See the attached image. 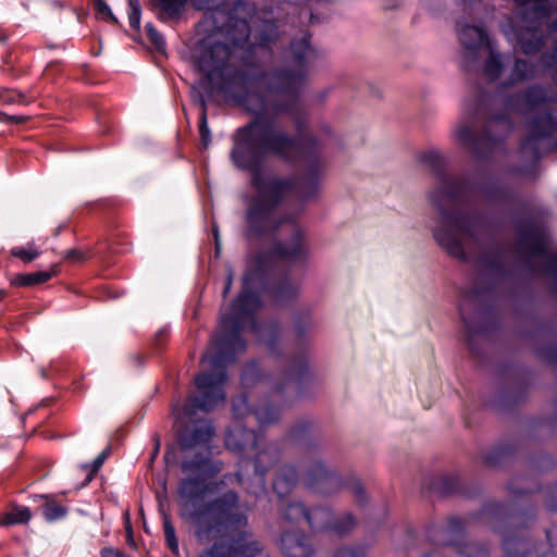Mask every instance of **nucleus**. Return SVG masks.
Listing matches in <instances>:
<instances>
[{
    "instance_id": "12",
    "label": "nucleus",
    "mask_w": 557,
    "mask_h": 557,
    "mask_svg": "<svg viewBox=\"0 0 557 557\" xmlns=\"http://www.w3.org/2000/svg\"><path fill=\"white\" fill-rule=\"evenodd\" d=\"M255 12L256 8L249 1L236 0L226 12L215 15L214 29L224 37L221 41L243 48L250 39L249 21Z\"/></svg>"
},
{
    "instance_id": "54",
    "label": "nucleus",
    "mask_w": 557,
    "mask_h": 557,
    "mask_svg": "<svg viewBox=\"0 0 557 557\" xmlns=\"http://www.w3.org/2000/svg\"><path fill=\"white\" fill-rule=\"evenodd\" d=\"M190 98L193 103L199 107V114L208 113V99L200 88L191 86Z\"/></svg>"
},
{
    "instance_id": "47",
    "label": "nucleus",
    "mask_w": 557,
    "mask_h": 557,
    "mask_svg": "<svg viewBox=\"0 0 557 557\" xmlns=\"http://www.w3.org/2000/svg\"><path fill=\"white\" fill-rule=\"evenodd\" d=\"M145 32L153 48L158 52H163L165 50L166 42L163 35L157 29V27L152 23H147L145 25Z\"/></svg>"
},
{
    "instance_id": "17",
    "label": "nucleus",
    "mask_w": 557,
    "mask_h": 557,
    "mask_svg": "<svg viewBox=\"0 0 557 557\" xmlns=\"http://www.w3.org/2000/svg\"><path fill=\"white\" fill-rule=\"evenodd\" d=\"M466 535V522L456 517H449L445 527L431 525L426 530L428 540L441 546L458 547Z\"/></svg>"
},
{
    "instance_id": "62",
    "label": "nucleus",
    "mask_w": 557,
    "mask_h": 557,
    "mask_svg": "<svg viewBox=\"0 0 557 557\" xmlns=\"http://www.w3.org/2000/svg\"><path fill=\"white\" fill-rule=\"evenodd\" d=\"M63 62L61 60H53L46 66V73L51 75H59L62 72Z\"/></svg>"
},
{
    "instance_id": "53",
    "label": "nucleus",
    "mask_w": 557,
    "mask_h": 557,
    "mask_svg": "<svg viewBox=\"0 0 557 557\" xmlns=\"http://www.w3.org/2000/svg\"><path fill=\"white\" fill-rule=\"evenodd\" d=\"M111 454V447L110 446H107L92 461V463L90 465V471L87 475V479L86 481L87 482H90L95 475V473H97L99 471V469L102 467V465L104 463L106 459L109 457V455ZM85 468L88 469L89 468V465H85Z\"/></svg>"
},
{
    "instance_id": "39",
    "label": "nucleus",
    "mask_w": 557,
    "mask_h": 557,
    "mask_svg": "<svg viewBox=\"0 0 557 557\" xmlns=\"http://www.w3.org/2000/svg\"><path fill=\"white\" fill-rule=\"evenodd\" d=\"M30 518L32 511L28 507L15 505L3 515L1 523L3 525L25 524Z\"/></svg>"
},
{
    "instance_id": "33",
    "label": "nucleus",
    "mask_w": 557,
    "mask_h": 557,
    "mask_svg": "<svg viewBox=\"0 0 557 557\" xmlns=\"http://www.w3.org/2000/svg\"><path fill=\"white\" fill-rule=\"evenodd\" d=\"M312 431L313 423L311 421L299 420L290 428L288 438L296 446H300L305 449H311L314 446V443L311 440Z\"/></svg>"
},
{
    "instance_id": "57",
    "label": "nucleus",
    "mask_w": 557,
    "mask_h": 557,
    "mask_svg": "<svg viewBox=\"0 0 557 557\" xmlns=\"http://www.w3.org/2000/svg\"><path fill=\"white\" fill-rule=\"evenodd\" d=\"M545 506L550 511H557V484L547 486Z\"/></svg>"
},
{
    "instance_id": "1",
    "label": "nucleus",
    "mask_w": 557,
    "mask_h": 557,
    "mask_svg": "<svg viewBox=\"0 0 557 557\" xmlns=\"http://www.w3.org/2000/svg\"><path fill=\"white\" fill-rule=\"evenodd\" d=\"M323 54L311 45V34L294 37L284 52V61L294 65L286 73L292 76L290 89L273 91L268 100L267 116L275 121V128L294 140L282 153L265 152L257 166L234 168L248 175L252 194L246 200L244 237L259 242L273 237L282 226L277 210L290 191L300 199L315 197L322 173L318 138L306 132L308 121L301 109L302 87L308 71Z\"/></svg>"
},
{
    "instance_id": "59",
    "label": "nucleus",
    "mask_w": 557,
    "mask_h": 557,
    "mask_svg": "<svg viewBox=\"0 0 557 557\" xmlns=\"http://www.w3.org/2000/svg\"><path fill=\"white\" fill-rule=\"evenodd\" d=\"M63 259L70 262H83L87 257L82 250L73 248L63 252Z\"/></svg>"
},
{
    "instance_id": "11",
    "label": "nucleus",
    "mask_w": 557,
    "mask_h": 557,
    "mask_svg": "<svg viewBox=\"0 0 557 557\" xmlns=\"http://www.w3.org/2000/svg\"><path fill=\"white\" fill-rule=\"evenodd\" d=\"M302 482L309 491L319 495L329 496L342 488H347L352 493L358 506H364L368 500L360 479L355 475L343 479L335 471L329 469L320 459L307 463Z\"/></svg>"
},
{
    "instance_id": "49",
    "label": "nucleus",
    "mask_w": 557,
    "mask_h": 557,
    "mask_svg": "<svg viewBox=\"0 0 557 557\" xmlns=\"http://www.w3.org/2000/svg\"><path fill=\"white\" fill-rule=\"evenodd\" d=\"M198 132L202 148L208 149L212 141V135L208 124V113L199 114Z\"/></svg>"
},
{
    "instance_id": "51",
    "label": "nucleus",
    "mask_w": 557,
    "mask_h": 557,
    "mask_svg": "<svg viewBox=\"0 0 557 557\" xmlns=\"http://www.w3.org/2000/svg\"><path fill=\"white\" fill-rule=\"evenodd\" d=\"M128 5V22L129 26L139 32L140 29V17H141V5L139 0H127Z\"/></svg>"
},
{
    "instance_id": "56",
    "label": "nucleus",
    "mask_w": 557,
    "mask_h": 557,
    "mask_svg": "<svg viewBox=\"0 0 557 557\" xmlns=\"http://www.w3.org/2000/svg\"><path fill=\"white\" fill-rule=\"evenodd\" d=\"M334 557H366V553L358 546H343L335 550Z\"/></svg>"
},
{
    "instance_id": "37",
    "label": "nucleus",
    "mask_w": 557,
    "mask_h": 557,
    "mask_svg": "<svg viewBox=\"0 0 557 557\" xmlns=\"http://www.w3.org/2000/svg\"><path fill=\"white\" fill-rule=\"evenodd\" d=\"M253 414L260 426H265L280 419L281 408L272 403L265 401L253 409Z\"/></svg>"
},
{
    "instance_id": "9",
    "label": "nucleus",
    "mask_w": 557,
    "mask_h": 557,
    "mask_svg": "<svg viewBox=\"0 0 557 557\" xmlns=\"http://www.w3.org/2000/svg\"><path fill=\"white\" fill-rule=\"evenodd\" d=\"M313 326L314 322L309 308H301L293 314L294 343L299 351L290 359L281 382L274 385L275 393L282 394L287 387L293 386L297 396H310L318 388L319 376L309 368L306 356Z\"/></svg>"
},
{
    "instance_id": "46",
    "label": "nucleus",
    "mask_w": 557,
    "mask_h": 557,
    "mask_svg": "<svg viewBox=\"0 0 557 557\" xmlns=\"http://www.w3.org/2000/svg\"><path fill=\"white\" fill-rule=\"evenodd\" d=\"M503 67L504 66H503V62H502L500 58L496 53L491 51L488 58L485 60V63H484V67H483L484 74L491 81H496L502 75Z\"/></svg>"
},
{
    "instance_id": "40",
    "label": "nucleus",
    "mask_w": 557,
    "mask_h": 557,
    "mask_svg": "<svg viewBox=\"0 0 557 557\" xmlns=\"http://www.w3.org/2000/svg\"><path fill=\"white\" fill-rule=\"evenodd\" d=\"M537 137H531V134L525 135L520 141V153L523 157H529L536 164L542 158Z\"/></svg>"
},
{
    "instance_id": "55",
    "label": "nucleus",
    "mask_w": 557,
    "mask_h": 557,
    "mask_svg": "<svg viewBox=\"0 0 557 557\" xmlns=\"http://www.w3.org/2000/svg\"><path fill=\"white\" fill-rule=\"evenodd\" d=\"M555 459L548 454H539L532 460V466L539 471H548L555 467Z\"/></svg>"
},
{
    "instance_id": "45",
    "label": "nucleus",
    "mask_w": 557,
    "mask_h": 557,
    "mask_svg": "<svg viewBox=\"0 0 557 557\" xmlns=\"http://www.w3.org/2000/svg\"><path fill=\"white\" fill-rule=\"evenodd\" d=\"M311 510H321L323 512L317 513L315 518V524L314 523H307L312 531L315 532H323V531H330V521L332 518V510L329 507L323 506H317L312 508Z\"/></svg>"
},
{
    "instance_id": "21",
    "label": "nucleus",
    "mask_w": 557,
    "mask_h": 557,
    "mask_svg": "<svg viewBox=\"0 0 557 557\" xmlns=\"http://www.w3.org/2000/svg\"><path fill=\"white\" fill-rule=\"evenodd\" d=\"M519 443L515 438L506 440L480 453L482 463L487 468H499L510 462L517 455Z\"/></svg>"
},
{
    "instance_id": "28",
    "label": "nucleus",
    "mask_w": 557,
    "mask_h": 557,
    "mask_svg": "<svg viewBox=\"0 0 557 557\" xmlns=\"http://www.w3.org/2000/svg\"><path fill=\"white\" fill-rule=\"evenodd\" d=\"M517 40L522 53L534 55L539 53L545 46V36L541 32V27L529 25L525 30H521L517 35Z\"/></svg>"
},
{
    "instance_id": "23",
    "label": "nucleus",
    "mask_w": 557,
    "mask_h": 557,
    "mask_svg": "<svg viewBox=\"0 0 557 557\" xmlns=\"http://www.w3.org/2000/svg\"><path fill=\"white\" fill-rule=\"evenodd\" d=\"M529 385L524 381H515L502 387L495 398L494 405L498 410L506 411L516 408L527 399Z\"/></svg>"
},
{
    "instance_id": "25",
    "label": "nucleus",
    "mask_w": 557,
    "mask_h": 557,
    "mask_svg": "<svg viewBox=\"0 0 557 557\" xmlns=\"http://www.w3.org/2000/svg\"><path fill=\"white\" fill-rule=\"evenodd\" d=\"M299 482V472L293 465H283L275 472L272 488L274 493L284 498L289 495Z\"/></svg>"
},
{
    "instance_id": "8",
    "label": "nucleus",
    "mask_w": 557,
    "mask_h": 557,
    "mask_svg": "<svg viewBox=\"0 0 557 557\" xmlns=\"http://www.w3.org/2000/svg\"><path fill=\"white\" fill-rule=\"evenodd\" d=\"M495 283L474 286L463 290L458 304V312L465 327V343L472 358L482 360L484 351L481 336L499 327V321L492 302L482 304L481 298L494 290Z\"/></svg>"
},
{
    "instance_id": "30",
    "label": "nucleus",
    "mask_w": 557,
    "mask_h": 557,
    "mask_svg": "<svg viewBox=\"0 0 557 557\" xmlns=\"http://www.w3.org/2000/svg\"><path fill=\"white\" fill-rule=\"evenodd\" d=\"M480 191L484 196V198L490 202L497 203H511L516 200L515 190L498 182L491 181L480 186Z\"/></svg>"
},
{
    "instance_id": "18",
    "label": "nucleus",
    "mask_w": 557,
    "mask_h": 557,
    "mask_svg": "<svg viewBox=\"0 0 557 557\" xmlns=\"http://www.w3.org/2000/svg\"><path fill=\"white\" fill-rule=\"evenodd\" d=\"M430 488L442 495H458L466 498H475L481 494V488L474 483H466L457 474L444 473L432 479Z\"/></svg>"
},
{
    "instance_id": "15",
    "label": "nucleus",
    "mask_w": 557,
    "mask_h": 557,
    "mask_svg": "<svg viewBox=\"0 0 557 557\" xmlns=\"http://www.w3.org/2000/svg\"><path fill=\"white\" fill-rule=\"evenodd\" d=\"M457 139L478 159L488 158L493 150L504 141L500 136L491 132L488 125L481 133H475L472 126L466 124L458 128Z\"/></svg>"
},
{
    "instance_id": "38",
    "label": "nucleus",
    "mask_w": 557,
    "mask_h": 557,
    "mask_svg": "<svg viewBox=\"0 0 557 557\" xmlns=\"http://www.w3.org/2000/svg\"><path fill=\"white\" fill-rule=\"evenodd\" d=\"M330 524V532L337 535H344L355 529L357 521L356 517L351 512H344L338 516H335L332 512Z\"/></svg>"
},
{
    "instance_id": "58",
    "label": "nucleus",
    "mask_w": 557,
    "mask_h": 557,
    "mask_svg": "<svg viewBox=\"0 0 557 557\" xmlns=\"http://www.w3.org/2000/svg\"><path fill=\"white\" fill-rule=\"evenodd\" d=\"M169 338V330L166 327H162L160 329L157 334L154 335V338L152 341V344H151V347H152V350L153 352H159L164 343L168 341Z\"/></svg>"
},
{
    "instance_id": "20",
    "label": "nucleus",
    "mask_w": 557,
    "mask_h": 557,
    "mask_svg": "<svg viewBox=\"0 0 557 557\" xmlns=\"http://www.w3.org/2000/svg\"><path fill=\"white\" fill-rule=\"evenodd\" d=\"M280 548L286 557H311L314 553L310 536L302 531H284Z\"/></svg>"
},
{
    "instance_id": "50",
    "label": "nucleus",
    "mask_w": 557,
    "mask_h": 557,
    "mask_svg": "<svg viewBox=\"0 0 557 557\" xmlns=\"http://www.w3.org/2000/svg\"><path fill=\"white\" fill-rule=\"evenodd\" d=\"M190 3L196 11H214L216 15L221 13L220 8L224 0H186V5Z\"/></svg>"
},
{
    "instance_id": "48",
    "label": "nucleus",
    "mask_w": 557,
    "mask_h": 557,
    "mask_svg": "<svg viewBox=\"0 0 557 557\" xmlns=\"http://www.w3.org/2000/svg\"><path fill=\"white\" fill-rule=\"evenodd\" d=\"M94 9L103 21L115 26H121L117 17L113 14L106 0H94Z\"/></svg>"
},
{
    "instance_id": "64",
    "label": "nucleus",
    "mask_w": 557,
    "mask_h": 557,
    "mask_svg": "<svg viewBox=\"0 0 557 557\" xmlns=\"http://www.w3.org/2000/svg\"><path fill=\"white\" fill-rule=\"evenodd\" d=\"M549 547L557 546V524L545 531Z\"/></svg>"
},
{
    "instance_id": "32",
    "label": "nucleus",
    "mask_w": 557,
    "mask_h": 557,
    "mask_svg": "<svg viewBox=\"0 0 557 557\" xmlns=\"http://www.w3.org/2000/svg\"><path fill=\"white\" fill-rule=\"evenodd\" d=\"M37 498L44 499L39 509L44 519L51 523L64 519L69 513V508L57 502L54 494L36 495Z\"/></svg>"
},
{
    "instance_id": "60",
    "label": "nucleus",
    "mask_w": 557,
    "mask_h": 557,
    "mask_svg": "<svg viewBox=\"0 0 557 557\" xmlns=\"http://www.w3.org/2000/svg\"><path fill=\"white\" fill-rule=\"evenodd\" d=\"M28 120L25 115H9L3 111H0V123L5 124H23Z\"/></svg>"
},
{
    "instance_id": "42",
    "label": "nucleus",
    "mask_w": 557,
    "mask_h": 557,
    "mask_svg": "<svg viewBox=\"0 0 557 557\" xmlns=\"http://www.w3.org/2000/svg\"><path fill=\"white\" fill-rule=\"evenodd\" d=\"M10 255L22 260L24 263H29L36 260L41 255V252L34 242H29L25 247L15 246L11 248Z\"/></svg>"
},
{
    "instance_id": "5",
    "label": "nucleus",
    "mask_w": 557,
    "mask_h": 557,
    "mask_svg": "<svg viewBox=\"0 0 557 557\" xmlns=\"http://www.w3.org/2000/svg\"><path fill=\"white\" fill-rule=\"evenodd\" d=\"M418 160L436 180V185L429 193L430 203L437 212L432 235L449 257L466 263L469 257L463 237L476 238V222L480 218L478 213L455 209L467 194L468 180L465 176L450 175L447 171V160L438 150L430 149L421 152Z\"/></svg>"
},
{
    "instance_id": "2",
    "label": "nucleus",
    "mask_w": 557,
    "mask_h": 557,
    "mask_svg": "<svg viewBox=\"0 0 557 557\" xmlns=\"http://www.w3.org/2000/svg\"><path fill=\"white\" fill-rule=\"evenodd\" d=\"M201 46L197 66L211 89L251 115L231 136L228 158L233 168L257 166L268 151L282 153L294 139L275 128L274 119L267 116V107L273 91L290 89L288 67L262 70L248 62L231 63V57L239 47H232L214 36L205 38Z\"/></svg>"
},
{
    "instance_id": "61",
    "label": "nucleus",
    "mask_w": 557,
    "mask_h": 557,
    "mask_svg": "<svg viewBox=\"0 0 557 557\" xmlns=\"http://www.w3.org/2000/svg\"><path fill=\"white\" fill-rule=\"evenodd\" d=\"M232 407H233V413L236 418L244 417L245 410L247 409V398L240 397L238 399H234Z\"/></svg>"
},
{
    "instance_id": "7",
    "label": "nucleus",
    "mask_w": 557,
    "mask_h": 557,
    "mask_svg": "<svg viewBox=\"0 0 557 557\" xmlns=\"http://www.w3.org/2000/svg\"><path fill=\"white\" fill-rule=\"evenodd\" d=\"M305 235L299 227H295L287 242L278 240L267 250L257 253L242 280L245 288L248 278L253 281V293L262 299L269 295L276 304L290 301L297 296V287L290 282L287 274L276 275L275 259L300 260L305 259L307 251L304 244Z\"/></svg>"
},
{
    "instance_id": "43",
    "label": "nucleus",
    "mask_w": 557,
    "mask_h": 557,
    "mask_svg": "<svg viewBox=\"0 0 557 557\" xmlns=\"http://www.w3.org/2000/svg\"><path fill=\"white\" fill-rule=\"evenodd\" d=\"M540 61L544 70L549 73L553 83L557 86V42L550 51L541 54Z\"/></svg>"
},
{
    "instance_id": "44",
    "label": "nucleus",
    "mask_w": 557,
    "mask_h": 557,
    "mask_svg": "<svg viewBox=\"0 0 557 557\" xmlns=\"http://www.w3.org/2000/svg\"><path fill=\"white\" fill-rule=\"evenodd\" d=\"M242 384L246 387L252 386L262 380V373L257 362L246 363L242 372Z\"/></svg>"
},
{
    "instance_id": "31",
    "label": "nucleus",
    "mask_w": 557,
    "mask_h": 557,
    "mask_svg": "<svg viewBox=\"0 0 557 557\" xmlns=\"http://www.w3.org/2000/svg\"><path fill=\"white\" fill-rule=\"evenodd\" d=\"M321 510H309L301 502H289L281 509L282 518L289 523L306 521L315 524L317 513Z\"/></svg>"
},
{
    "instance_id": "63",
    "label": "nucleus",
    "mask_w": 557,
    "mask_h": 557,
    "mask_svg": "<svg viewBox=\"0 0 557 557\" xmlns=\"http://www.w3.org/2000/svg\"><path fill=\"white\" fill-rule=\"evenodd\" d=\"M101 557H132L120 549L103 547L100 552Z\"/></svg>"
},
{
    "instance_id": "3",
    "label": "nucleus",
    "mask_w": 557,
    "mask_h": 557,
    "mask_svg": "<svg viewBox=\"0 0 557 557\" xmlns=\"http://www.w3.org/2000/svg\"><path fill=\"white\" fill-rule=\"evenodd\" d=\"M214 435L215 429L210 421L186 423L177 430L175 444L169 445L164 453L166 466H180L184 474L176 487L178 516L194 528L199 543L248 525L247 511L235 490L206 500L215 488L212 480L223 468L208 449Z\"/></svg>"
},
{
    "instance_id": "4",
    "label": "nucleus",
    "mask_w": 557,
    "mask_h": 557,
    "mask_svg": "<svg viewBox=\"0 0 557 557\" xmlns=\"http://www.w3.org/2000/svg\"><path fill=\"white\" fill-rule=\"evenodd\" d=\"M253 281L248 278L245 288L231 304V312L221 318L219 331L213 339L214 352L210 358L212 369L198 373L194 383L197 395L190 396L184 412L191 416L197 409L205 412L214 410L226 398L224 385L227 367L236 361L237 354L244 352L247 342L243 332L249 327L271 356L281 358L282 325L277 320L259 322L257 313L262 310L263 299L253 293Z\"/></svg>"
},
{
    "instance_id": "36",
    "label": "nucleus",
    "mask_w": 557,
    "mask_h": 557,
    "mask_svg": "<svg viewBox=\"0 0 557 557\" xmlns=\"http://www.w3.org/2000/svg\"><path fill=\"white\" fill-rule=\"evenodd\" d=\"M160 513L162 517V527H163L165 545L174 556L178 557L180 556L178 539L176 535V530L172 523L171 516L162 507L160 508Z\"/></svg>"
},
{
    "instance_id": "41",
    "label": "nucleus",
    "mask_w": 557,
    "mask_h": 557,
    "mask_svg": "<svg viewBox=\"0 0 557 557\" xmlns=\"http://www.w3.org/2000/svg\"><path fill=\"white\" fill-rule=\"evenodd\" d=\"M462 557H488V547L482 542H467L455 548Z\"/></svg>"
},
{
    "instance_id": "16",
    "label": "nucleus",
    "mask_w": 557,
    "mask_h": 557,
    "mask_svg": "<svg viewBox=\"0 0 557 557\" xmlns=\"http://www.w3.org/2000/svg\"><path fill=\"white\" fill-rule=\"evenodd\" d=\"M518 10L523 22L542 27L557 14V0H521Z\"/></svg>"
},
{
    "instance_id": "10",
    "label": "nucleus",
    "mask_w": 557,
    "mask_h": 557,
    "mask_svg": "<svg viewBox=\"0 0 557 557\" xmlns=\"http://www.w3.org/2000/svg\"><path fill=\"white\" fill-rule=\"evenodd\" d=\"M517 235L515 251L524 260L525 265L534 269L531 261L543 259L540 272L549 278L550 292L557 296V250L549 251L550 235L544 223L533 218L517 219L513 221Z\"/></svg>"
},
{
    "instance_id": "29",
    "label": "nucleus",
    "mask_w": 557,
    "mask_h": 557,
    "mask_svg": "<svg viewBox=\"0 0 557 557\" xmlns=\"http://www.w3.org/2000/svg\"><path fill=\"white\" fill-rule=\"evenodd\" d=\"M277 35V28L273 23H264L262 27L253 34V41L250 42L248 40L242 49L245 48L250 54L257 53L258 49L271 51V46L275 44Z\"/></svg>"
},
{
    "instance_id": "24",
    "label": "nucleus",
    "mask_w": 557,
    "mask_h": 557,
    "mask_svg": "<svg viewBox=\"0 0 557 557\" xmlns=\"http://www.w3.org/2000/svg\"><path fill=\"white\" fill-rule=\"evenodd\" d=\"M557 132V117L549 109L539 111L529 121V133L531 137L546 139Z\"/></svg>"
},
{
    "instance_id": "52",
    "label": "nucleus",
    "mask_w": 557,
    "mask_h": 557,
    "mask_svg": "<svg viewBox=\"0 0 557 557\" xmlns=\"http://www.w3.org/2000/svg\"><path fill=\"white\" fill-rule=\"evenodd\" d=\"M536 356L548 364H557V345H543L536 348Z\"/></svg>"
},
{
    "instance_id": "27",
    "label": "nucleus",
    "mask_w": 557,
    "mask_h": 557,
    "mask_svg": "<svg viewBox=\"0 0 557 557\" xmlns=\"http://www.w3.org/2000/svg\"><path fill=\"white\" fill-rule=\"evenodd\" d=\"M282 450L278 443L269 444L265 448L258 451L255 457V473L259 476L260 482L264 484L265 474L281 459Z\"/></svg>"
},
{
    "instance_id": "34",
    "label": "nucleus",
    "mask_w": 557,
    "mask_h": 557,
    "mask_svg": "<svg viewBox=\"0 0 557 557\" xmlns=\"http://www.w3.org/2000/svg\"><path fill=\"white\" fill-rule=\"evenodd\" d=\"M59 265L54 264L49 271H37L32 273H20L15 275L12 284L18 287H30L48 282L58 273Z\"/></svg>"
},
{
    "instance_id": "26",
    "label": "nucleus",
    "mask_w": 557,
    "mask_h": 557,
    "mask_svg": "<svg viewBox=\"0 0 557 557\" xmlns=\"http://www.w3.org/2000/svg\"><path fill=\"white\" fill-rule=\"evenodd\" d=\"M537 77V65L528 59L516 58L509 76L504 81V87L510 88L518 84L533 81Z\"/></svg>"
},
{
    "instance_id": "13",
    "label": "nucleus",
    "mask_w": 557,
    "mask_h": 557,
    "mask_svg": "<svg viewBox=\"0 0 557 557\" xmlns=\"http://www.w3.org/2000/svg\"><path fill=\"white\" fill-rule=\"evenodd\" d=\"M557 103V90L552 86L533 84L509 95L506 106L516 112H531L543 106Z\"/></svg>"
},
{
    "instance_id": "14",
    "label": "nucleus",
    "mask_w": 557,
    "mask_h": 557,
    "mask_svg": "<svg viewBox=\"0 0 557 557\" xmlns=\"http://www.w3.org/2000/svg\"><path fill=\"white\" fill-rule=\"evenodd\" d=\"M458 37L463 48L461 69L472 73L478 67L480 50L488 44V36L484 28L467 24L458 29Z\"/></svg>"
},
{
    "instance_id": "35",
    "label": "nucleus",
    "mask_w": 557,
    "mask_h": 557,
    "mask_svg": "<svg viewBox=\"0 0 557 557\" xmlns=\"http://www.w3.org/2000/svg\"><path fill=\"white\" fill-rule=\"evenodd\" d=\"M476 262L492 276L504 277L507 274L500 252H483Z\"/></svg>"
},
{
    "instance_id": "22",
    "label": "nucleus",
    "mask_w": 557,
    "mask_h": 557,
    "mask_svg": "<svg viewBox=\"0 0 557 557\" xmlns=\"http://www.w3.org/2000/svg\"><path fill=\"white\" fill-rule=\"evenodd\" d=\"M186 7V0H147L146 2V8L161 23L180 21Z\"/></svg>"
},
{
    "instance_id": "6",
    "label": "nucleus",
    "mask_w": 557,
    "mask_h": 557,
    "mask_svg": "<svg viewBox=\"0 0 557 557\" xmlns=\"http://www.w3.org/2000/svg\"><path fill=\"white\" fill-rule=\"evenodd\" d=\"M513 478L507 485L515 502H485L481 509L467 516V520L488 523L503 537L504 557H555L549 549L542 550L537 544L524 537L523 533L536 519V506L529 495L539 492L540 484L534 478H525L527 485H518Z\"/></svg>"
},
{
    "instance_id": "19",
    "label": "nucleus",
    "mask_w": 557,
    "mask_h": 557,
    "mask_svg": "<svg viewBox=\"0 0 557 557\" xmlns=\"http://www.w3.org/2000/svg\"><path fill=\"white\" fill-rule=\"evenodd\" d=\"M258 433L242 424H236L233 428L227 429L224 435L226 449L242 457L255 451L258 446Z\"/></svg>"
}]
</instances>
